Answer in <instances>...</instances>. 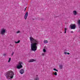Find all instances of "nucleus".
I'll use <instances>...</instances> for the list:
<instances>
[{
  "instance_id": "nucleus-24",
  "label": "nucleus",
  "mask_w": 80,
  "mask_h": 80,
  "mask_svg": "<svg viewBox=\"0 0 80 80\" xmlns=\"http://www.w3.org/2000/svg\"><path fill=\"white\" fill-rule=\"evenodd\" d=\"M5 55H6V54H3V56H5Z\"/></svg>"
},
{
  "instance_id": "nucleus-20",
  "label": "nucleus",
  "mask_w": 80,
  "mask_h": 80,
  "mask_svg": "<svg viewBox=\"0 0 80 80\" xmlns=\"http://www.w3.org/2000/svg\"><path fill=\"white\" fill-rule=\"evenodd\" d=\"M46 49H43V51L44 52H46Z\"/></svg>"
},
{
  "instance_id": "nucleus-14",
  "label": "nucleus",
  "mask_w": 80,
  "mask_h": 80,
  "mask_svg": "<svg viewBox=\"0 0 80 80\" xmlns=\"http://www.w3.org/2000/svg\"><path fill=\"white\" fill-rule=\"evenodd\" d=\"M64 30H65V32H64V33H66V30H67V28H64Z\"/></svg>"
},
{
  "instance_id": "nucleus-15",
  "label": "nucleus",
  "mask_w": 80,
  "mask_h": 80,
  "mask_svg": "<svg viewBox=\"0 0 80 80\" xmlns=\"http://www.w3.org/2000/svg\"><path fill=\"white\" fill-rule=\"evenodd\" d=\"M20 42V40H18V42H16V41H15V43H19V42Z\"/></svg>"
},
{
  "instance_id": "nucleus-2",
  "label": "nucleus",
  "mask_w": 80,
  "mask_h": 80,
  "mask_svg": "<svg viewBox=\"0 0 80 80\" xmlns=\"http://www.w3.org/2000/svg\"><path fill=\"white\" fill-rule=\"evenodd\" d=\"M5 75L6 78L10 79L11 78H13L14 73L13 72L11 71H9L8 72L5 73Z\"/></svg>"
},
{
  "instance_id": "nucleus-10",
  "label": "nucleus",
  "mask_w": 80,
  "mask_h": 80,
  "mask_svg": "<svg viewBox=\"0 0 80 80\" xmlns=\"http://www.w3.org/2000/svg\"><path fill=\"white\" fill-rule=\"evenodd\" d=\"M73 12L75 15H77V11H74Z\"/></svg>"
},
{
  "instance_id": "nucleus-1",
  "label": "nucleus",
  "mask_w": 80,
  "mask_h": 80,
  "mask_svg": "<svg viewBox=\"0 0 80 80\" xmlns=\"http://www.w3.org/2000/svg\"><path fill=\"white\" fill-rule=\"evenodd\" d=\"M31 42V50L32 51L35 52L37 49V45L38 43V41L37 40L34 39L33 38L31 37L30 38Z\"/></svg>"
},
{
  "instance_id": "nucleus-8",
  "label": "nucleus",
  "mask_w": 80,
  "mask_h": 80,
  "mask_svg": "<svg viewBox=\"0 0 80 80\" xmlns=\"http://www.w3.org/2000/svg\"><path fill=\"white\" fill-rule=\"evenodd\" d=\"M21 74H23L24 73V70L23 69H21L20 72Z\"/></svg>"
},
{
  "instance_id": "nucleus-13",
  "label": "nucleus",
  "mask_w": 80,
  "mask_h": 80,
  "mask_svg": "<svg viewBox=\"0 0 80 80\" xmlns=\"http://www.w3.org/2000/svg\"><path fill=\"white\" fill-rule=\"evenodd\" d=\"M59 67H60V69H62V68H63V66L60 65Z\"/></svg>"
},
{
  "instance_id": "nucleus-17",
  "label": "nucleus",
  "mask_w": 80,
  "mask_h": 80,
  "mask_svg": "<svg viewBox=\"0 0 80 80\" xmlns=\"http://www.w3.org/2000/svg\"><path fill=\"white\" fill-rule=\"evenodd\" d=\"M35 80H39V78L38 77H36L34 79Z\"/></svg>"
},
{
  "instance_id": "nucleus-12",
  "label": "nucleus",
  "mask_w": 80,
  "mask_h": 80,
  "mask_svg": "<svg viewBox=\"0 0 80 80\" xmlns=\"http://www.w3.org/2000/svg\"><path fill=\"white\" fill-rule=\"evenodd\" d=\"M44 43H48V41H47V40H45L44 41Z\"/></svg>"
},
{
  "instance_id": "nucleus-18",
  "label": "nucleus",
  "mask_w": 80,
  "mask_h": 80,
  "mask_svg": "<svg viewBox=\"0 0 80 80\" xmlns=\"http://www.w3.org/2000/svg\"><path fill=\"white\" fill-rule=\"evenodd\" d=\"M53 70H55V71H56L57 72H58V70L56 69L55 68H53Z\"/></svg>"
},
{
  "instance_id": "nucleus-23",
  "label": "nucleus",
  "mask_w": 80,
  "mask_h": 80,
  "mask_svg": "<svg viewBox=\"0 0 80 80\" xmlns=\"http://www.w3.org/2000/svg\"><path fill=\"white\" fill-rule=\"evenodd\" d=\"M42 55H43V56L45 55V54L44 53H42Z\"/></svg>"
},
{
  "instance_id": "nucleus-7",
  "label": "nucleus",
  "mask_w": 80,
  "mask_h": 80,
  "mask_svg": "<svg viewBox=\"0 0 80 80\" xmlns=\"http://www.w3.org/2000/svg\"><path fill=\"white\" fill-rule=\"evenodd\" d=\"M35 60H34L33 59H31L28 62H35Z\"/></svg>"
},
{
  "instance_id": "nucleus-4",
  "label": "nucleus",
  "mask_w": 80,
  "mask_h": 80,
  "mask_svg": "<svg viewBox=\"0 0 80 80\" xmlns=\"http://www.w3.org/2000/svg\"><path fill=\"white\" fill-rule=\"evenodd\" d=\"M70 28L71 29H75V28H76V25L75 24H71L70 26Z\"/></svg>"
},
{
  "instance_id": "nucleus-27",
  "label": "nucleus",
  "mask_w": 80,
  "mask_h": 80,
  "mask_svg": "<svg viewBox=\"0 0 80 80\" xmlns=\"http://www.w3.org/2000/svg\"><path fill=\"white\" fill-rule=\"evenodd\" d=\"M37 77H38V75H37Z\"/></svg>"
},
{
  "instance_id": "nucleus-9",
  "label": "nucleus",
  "mask_w": 80,
  "mask_h": 80,
  "mask_svg": "<svg viewBox=\"0 0 80 80\" xmlns=\"http://www.w3.org/2000/svg\"><path fill=\"white\" fill-rule=\"evenodd\" d=\"M78 23L79 25V28L80 29V30H79V31H80V20H78Z\"/></svg>"
},
{
  "instance_id": "nucleus-19",
  "label": "nucleus",
  "mask_w": 80,
  "mask_h": 80,
  "mask_svg": "<svg viewBox=\"0 0 80 80\" xmlns=\"http://www.w3.org/2000/svg\"><path fill=\"white\" fill-rule=\"evenodd\" d=\"M11 61V58H9V60H8V62H9Z\"/></svg>"
},
{
  "instance_id": "nucleus-26",
  "label": "nucleus",
  "mask_w": 80,
  "mask_h": 80,
  "mask_svg": "<svg viewBox=\"0 0 80 80\" xmlns=\"http://www.w3.org/2000/svg\"><path fill=\"white\" fill-rule=\"evenodd\" d=\"M71 33H73V31H71Z\"/></svg>"
},
{
  "instance_id": "nucleus-25",
  "label": "nucleus",
  "mask_w": 80,
  "mask_h": 80,
  "mask_svg": "<svg viewBox=\"0 0 80 80\" xmlns=\"http://www.w3.org/2000/svg\"><path fill=\"white\" fill-rule=\"evenodd\" d=\"M26 8H25L24 12H25V10H26Z\"/></svg>"
},
{
  "instance_id": "nucleus-11",
  "label": "nucleus",
  "mask_w": 80,
  "mask_h": 80,
  "mask_svg": "<svg viewBox=\"0 0 80 80\" xmlns=\"http://www.w3.org/2000/svg\"><path fill=\"white\" fill-rule=\"evenodd\" d=\"M64 54L65 55H67V54H68V55H70V53H69V52H64Z\"/></svg>"
},
{
  "instance_id": "nucleus-21",
  "label": "nucleus",
  "mask_w": 80,
  "mask_h": 80,
  "mask_svg": "<svg viewBox=\"0 0 80 80\" xmlns=\"http://www.w3.org/2000/svg\"><path fill=\"white\" fill-rule=\"evenodd\" d=\"M13 54H14V52H12V53L11 54V55L12 56H13Z\"/></svg>"
},
{
  "instance_id": "nucleus-16",
  "label": "nucleus",
  "mask_w": 80,
  "mask_h": 80,
  "mask_svg": "<svg viewBox=\"0 0 80 80\" xmlns=\"http://www.w3.org/2000/svg\"><path fill=\"white\" fill-rule=\"evenodd\" d=\"M53 74H54V75H57V72H55L54 73L53 72Z\"/></svg>"
},
{
  "instance_id": "nucleus-6",
  "label": "nucleus",
  "mask_w": 80,
  "mask_h": 80,
  "mask_svg": "<svg viewBox=\"0 0 80 80\" xmlns=\"http://www.w3.org/2000/svg\"><path fill=\"white\" fill-rule=\"evenodd\" d=\"M28 12H27L26 13V14L24 17V18L25 20H26V19H27V17H28Z\"/></svg>"
},
{
  "instance_id": "nucleus-5",
  "label": "nucleus",
  "mask_w": 80,
  "mask_h": 80,
  "mask_svg": "<svg viewBox=\"0 0 80 80\" xmlns=\"http://www.w3.org/2000/svg\"><path fill=\"white\" fill-rule=\"evenodd\" d=\"M6 32V30L4 28L1 29V34H2V35H4V33H5Z\"/></svg>"
},
{
  "instance_id": "nucleus-3",
  "label": "nucleus",
  "mask_w": 80,
  "mask_h": 80,
  "mask_svg": "<svg viewBox=\"0 0 80 80\" xmlns=\"http://www.w3.org/2000/svg\"><path fill=\"white\" fill-rule=\"evenodd\" d=\"M23 64V63L22 62H19V64L17 66V68L18 69H21L22 67H23V66L22 65Z\"/></svg>"
},
{
  "instance_id": "nucleus-22",
  "label": "nucleus",
  "mask_w": 80,
  "mask_h": 80,
  "mask_svg": "<svg viewBox=\"0 0 80 80\" xmlns=\"http://www.w3.org/2000/svg\"><path fill=\"white\" fill-rule=\"evenodd\" d=\"M20 31H18L16 32L17 33H20Z\"/></svg>"
}]
</instances>
